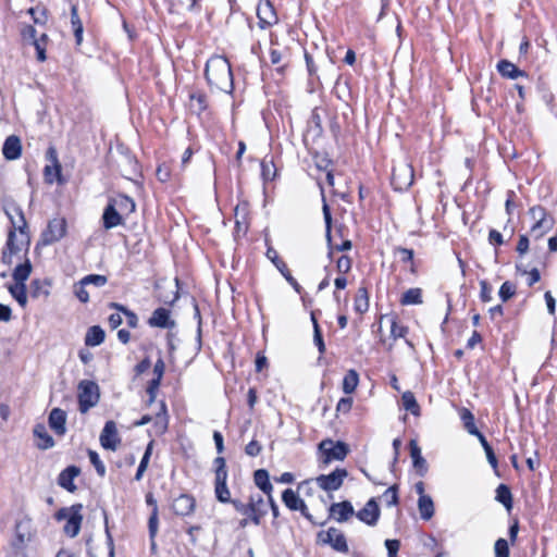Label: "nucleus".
I'll use <instances>...</instances> for the list:
<instances>
[{
  "label": "nucleus",
  "instance_id": "obj_30",
  "mask_svg": "<svg viewBox=\"0 0 557 557\" xmlns=\"http://www.w3.org/2000/svg\"><path fill=\"white\" fill-rule=\"evenodd\" d=\"M104 335V331L100 326L94 325L86 333L85 344L87 346H98L103 343Z\"/></svg>",
  "mask_w": 557,
  "mask_h": 557
},
{
  "label": "nucleus",
  "instance_id": "obj_45",
  "mask_svg": "<svg viewBox=\"0 0 557 557\" xmlns=\"http://www.w3.org/2000/svg\"><path fill=\"white\" fill-rule=\"evenodd\" d=\"M214 494H215V497L216 499L220 502V503H223V504H226V503H231L232 504V498H231V492L225 484H219V485H215L214 486Z\"/></svg>",
  "mask_w": 557,
  "mask_h": 557
},
{
  "label": "nucleus",
  "instance_id": "obj_36",
  "mask_svg": "<svg viewBox=\"0 0 557 557\" xmlns=\"http://www.w3.org/2000/svg\"><path fill=\"white\" fill-rule=\"evenodd\" d=\"M9 292L20 306L25 307L27 304V294L25 284H14L9 286Z\"/></svg>",
  "mask_w": 557,
  "mask_h": 557
},
{
  "label": "nucleus",
  "instance_id": "obj_46",
  "mask_svg": "<svg viewBox=\"0 0 557 557\" xmlns=\"http://www.w3.org/2000/svg\"><path fill=\"white\" fill-rule=\"evenodd\" d=\"M232 505L234 506L237 512L242 513L245 517H248L253 522V509L251 508L249 502L248 504H244L238 499H234L232 500Z\"/></svg>",
  "mask_w": 557,
  "mask_h": 557
},
{
  "label": "nucleus",
  "instance_id": "obj_17",
  "mask_svg": "<svg viewBox=\"0 0 557 557\" xmlns=\"http://www.w3.org/2000/svg\"><path fill=\"white\" fill-rule=\"evenodd\" d=\"M13 211L17 215V219L15 220L11 213L8 212V215L13 224L14 232L18 231L21 233V244H26V246L29 245V237L27 233L25 232L27 227V223L24 216V213L20 207H14Z\"/></svg>",
  "mask_w": 557,
  "mask_h": 557
},
{
  "label": "nucleus",
  "instance_id": "obj_11",
  "mask_svg": "<svg viewBox=\"0 0 557 557\" xmlns=\"http://www.w3.org/2000/svg\"><path fill=\"white\" fill-rule=\"evenodd\" d=\"M148 324L151 327H160L172 330L176 326V322L171 318L169 309L160 307L157 308L148 320Z\"/></svg>",
  "mask_w": 557,
  "mask_h": 557
},
{
  "label": "nucleus",
  "instance_id": "obj_50",
  "mask_svg": "<svg viewBox=\"0 0 557 557\" xmlns=\"http://www.w3.org/2000/svg\"><path fill=\"white\" fill-rule=\"evenodd\" d=\"M88 457H89L90 462L95 467L97 473L100 476H104L106 475V466L100 460L99 455L97 454V451L89 449L88 450Z\"/></svg>",
  "mask_w": 557,
  "mask_h": 557
},
{
  "label": "nucleus",
  "instance_id": "obj_9",
  "mask_svg": "<svg viewBox=\"0 0 557 557\" xmlns=\"http://www.w3.org/2000/svg\"><path fill=\"white\" fill-rule=\"evenodd\" d=\"M319 537L323 543L331 545L337 552H348L345 535L335 528H330L326 532L319 533Z\"/></svg>",
  "mask_w": 557,
  "mask_h": 557
},
{
  "label": "nucleus",
  "instance_id": "obj_56",
  "mask_svg": "<svg viewBox=\"0 0 557 557\" xmlns=\"http://www.w3.org/2000/svg\"><path fill=\"white\" fill-rule=\"evenodd\" d=\"M15 237H16L15 232L14 231H10L9 235H8V240H7V245H5L4 249H7V250H9V251H11V252L16 255L17 252H20L22 250V246L24 244L15 243Z\"/></svg>",
  "mask_w": 557,
  "mask_h": 557
},
{
  "label": "nucleus",
  "instance_id": "obj_35",
  "mask_svg": "<svg viewBox=\"0 0 557 557\" xmlns=\"http://www.w3.org/2000/svg\"><path fill=\"white\" fill-rule=\"evenodd\" d=\"M401 403H403V407L407 411H410L413 416L420 414V406L418 405L417 399L412 392H410V391L405 392L401 396Z\"/></svg>",
  "mask_w": 557,
  "mask_h": 557
},
{
  "label": "nucleus",
  "instance_id": "obj_37",
  "mask_svg": "<svg viewBox=\"0 0 557 557\" xmlns=\"http://www.w3.org/2000/svg\"><path fill=\"white\" fill-rule=\"evenodd\" d=\"M359 382V375L355 370H349L343 379V391L345 394H351Z\"/></svg>",
  "mask_w": 557,
  "mask_h": 557
},
{
  "label": "nucleus",
  "instance_id": "obj_40",
  "mask_svg": "<svg viewBox=\"0 0 557 557\" xmlns=\"http://www.w3.org/2000/svg\"><path fill=\"white\" fill-rule=\"evenodd\" d=\"M496 500L502 503L508 510L512 507V496L510 490L500 484L496 490Z\"/></svg>",
  "mask_w": 557,
  "mask_h": 557
},
{
  "label": "nucleus",
  "instance_id": "obj_6",
  "mask_svg": "<svg viewBox=\"0 0 557 557\" xmlns=\"http://www.w3.org/2000/svg\"><path fill=\"white\" fill-rule=\"evenodd\" d=\"M347 475L348 472L346 469L337 468L330 474L319 475L315 481L318 485L326 492L337 491Z\"/></svg>",
  "mask_w": 557,
  "mask_h": 557
},
{
  "label": "nucleus",
  "instance_id": "obj_49",
  "mask_svg": "<svg viewBox=\"0 0 557 557\" xmlns=\"http://www.w3.org/2000/svg\"><path fill=\"white\" fill-rule=\"evenodd\" d=\"M383 498L387 506H395L398 504V485L389 486L383 494Z\"/></svg>",
  "mask_w": 557,
  "mask_h": 557
},
{
  "label": "nucleus",
  "instance_id": "obj_38",
  "mask_svg": "<svg viewBox=\"0 0 557 557\" xmlns=\"http://www.w3.org/2000/svg\"><path fill=\"white\" fill-rule=\"evenodd\" d=\"M369 309L368 292L364 287H360L355 298V310L359 313H364Z\"/></svg>",
  "mask_w": 557,
  "mask_h": 557
},
{
  "label": "nucleus",
  "instance_id": "obj_41",
  "mask_svg": "<svg viewBox=\"0 0 557 557\" xmlns=\"http://www.w3.org/2000/svg\"><path fill=\"white\" fill-rule=\"evenodd\" d=\"M267 257L274 263L276 269L282 273L285 277V274L290 273L286 263L278 258L277 251L274 248H269L267 251Z\"/></svg>",
  "mask_w": 557,
  "mask_h": 557
},
{
  "label": "nucleus",
  "instance_id": "obj_27",
  "mask_svg": "<svg viewBox=\"0 0 557 557\" xmlns=\"http://www.w3.org/2000/svg\"><path fill=\"white\" fill-rule=\"evenodd\" d=\"M256 485L267 495H272L273 486L269 480V473L264 469H259L253 474Z\"/></svg>",
  "mask_w": 557,
  "mask_h": 557
},
{
  "label": "nucleus",
  "instance_id": "obj_42",
  "mask_svg": "<svg viewBox=\"0 0 557 557\" xmlns=\"http://www.w3.org/2000/svg\"><path fill=\"white\" fill-rule=\"evenodd\" d=\"M311 320H312V323H313V333H314L313 334V342H314L315 346L318 347L319 352L323 354L325 351V345H324L322 333H321L320 326L318 324V321L315 319V313L314 312L311 313Z\"/></svg>",
  "mask_w": 557,
  "mask_h": 557
},
{
  "label": "nucleus",
  "instance_id": "obj_4",
  "mask_svg": "<svg viewBox=\"0 0 557 557\" xmlns=\"http://www.w3.org/2000/svg\"><path fill=\"white\" fill-rule=\"evenodd\" d=\"M99 400L98 385L88 380H84L78 384V405L79 411L86 413L90 408L95 407Z\"/></svg>",
  "mask_w": 557,
  "mask_h": 557
},
{
  "label": "nucleus",
  "instance_id": "obj_33",
  "mask_svg": "<svg viewBox=\"0 0 557 557\" xmlns=\"http://www.w3.org/2000/svg\"><path fill=\"white\" fill-rule=\"evenodd\" d=\"M400 302L404 306L422 304L421 288H409L403 294Z\"/></svg>",
  "mask_w": 557,
  "mask_h": 557
},
{
  "label": "nucleus",
  "instance_id": "obj_34",
  "mask_svg": "<svg viewBox=\"0 0 557 557\" xmlns=\"http://www.w3.org/2000/svg\"><path fill=\"white\" fill-rule=\"evenodd\" d=\"M270 60L273 65H277L276 71L281 74L284 73L285 67L288 64L287 55L285 52L271 49L270 51Z\"/></svg>",
  "mask_w": 557,
  "mask_h": 557
},
{
  "label": "nucleus",
  "instance_id": "obj_7",
  "mask_svg": "<svg viewBox=\"0 0 557 557\" xmlns=\"http://www.w3.org/2000/svg\"><path fill=\"white\" fill-rule=\"evenodd\" d=\"M66 223L63 219H53L49 222L47 230L41 235L44 245H51L65 235Z\"/></svg>",
  "mask_w": 557,
  "mask_h": 557
},
{
  "label": "nucleus",
  "instance_id": "obj_23",
  "mask_svg": "<svg viewBox=\"0 0 557 557\" xmlns=\"http://www.w3.org/2000/svg\"><path fill=\"white\" fill-rule=\"evenodd\" d=\"M34 436L37 438L36 446L39 449L46 450L54 446L53 438L47 432L45 424L38 423L33 430Z\"/></svg>",
  "mask_w": 557,
  "mask_h": 557
},
{
  "label": "nucleus",
  "instance_id": "obj_43",
  "mask_svg": "<svg viewBox=\"0 0 557 557\" xmlns=\"http://www.w3.org/2000/svg\"><path fill=\"white\" fill-rule=\"evenodd\" d=\"M110 306L112 308L117 309L119 311H121V312H123L125 314L126 323H127V325L129 327L135 329L137 326L138 318H137V315L133 311H131L126 307H124L122 305H119V304H115V302H112Z\"/></svg>",
  "mask_w": 557,
  "mask_h": 557
},
{
  "label": "nucleus",
  "instance_id": "obj_8",
  "mask_svg": "<svg viewBox=\"0 0 557 557\" xmlns=\"http://www.w3.org/2000/svg\"><path fill=\"white\" fill-rule=\"evenodd\" d=\"M260 28L264 29L277 23L278 18L270 0H260L257 7Z\"/></svg>",
  "mask_w": 557,
  "mask_h": 557
},
{
  "label": "nucleus",
  "instance_id": "obj_13",
  "mask_svg": "<svg viewBox=\"0 0 557 557\" xmlns=\"http://www.w3.org/2000/svg\"><path fill=\"white\" fill-rule=\"evenodd\" d=\"M357 517L368 525H375L380 518V508L375 499L368 500L364 507L357 512Z\"/></svg>",
  "mask_w": 557,
  "mask_h": 557
},
{
  "label": "nucleus",
  "instance_id": "obj_28",
  "mask_svg": "<svg viewBox=\"0 0 557 557\" xmlns=\"http://www.w3.org/2000/svg\"><path fill=\"white\" fill-rule=\"evenodd\" d=\"M32 263L26 259L23 263L15 267L13 271V278L16 284H25L32 273Z\"/></svg>",
  "mask_w": 557,
  "mask_h": 557
},
{
  "label": "nucleus",
  "instance_id": "obj_24",
  "mask_svg": "<svg viewBox=\"0 0 557 557\" xmlns=\"http://www.w3.org/2000/svg\"><path fill=\"white\" fill-rule=\"evenodd\" d=\"M410 456L413 461V467L418 471V473L422 476L425 474L428 470L426 461L421 455V448L414 440H411L409 443Z\"/></svg>",
  "mask_w": 557,
  "mask_h": 557
},
{
  "label": "nucleus",
  "instance_id": "obj_48",
  "mask_svg": "<svg viewBox=\"0 0 557 557\" xmlns=\"http://www.w3.org/2000/svg\"><path fill=\"white\" fill-rule=\"evenodd\" d=\"M516 294V285L509 281L503 283L499 288V297L503 301L509 300Z\"/></svg>",
  "mask_w": 557,
  "mask_h": 557
},
{
  "label": "nucleus",
  "instance_id": "obj_62",
  "mask_svg": "<svg viewBox=\"0 0 557 557\" xmlns=\"http://www.w3.org/2000/svg\"><path fill=\"white\" fill-rule=\"evenodd\" d=\"M160 383H161V380L157 379V377L152 379L149 382L148 387H147V393L149 394V403H152L154 400L156 392L159 388Z\"/></svg>",
  "mask_w": 557,
  "mask_h": 557
},
{
  "label": "nucleus",
  "instance_id": "obj_53",
  "mask_svg": "<svg viewBox=\"0 0 557 557\" xmlns=\"http://www.w3.org/2000/svg\"><path fill=\"white\" fill-rule=\"evenodd\" d=\"M46 40H47V35L41 34L39 39L35 40V42L33 44L37 51V59L40 62H44L46 60V47H45Z\"/></svg>",
  "mask_w": 557,
  "mask_h": 557
},
{
  "label": "nucleus",
  "instance_id": "obj_5",
  "mask_svg": "<svg viewBox=\"0 0 557 557\" xmlns=\"http://www.w3.org/2000/svg\"><path fill=\"white\" fill-rule=\"evenodd\" d=\"M413 169L409 163L400 162L393 168L392 185L395 190H406L413 183Z\"/></svg>",
  "mask_w": 557,
  "mask_h": 557
},
{
  "label": "nucleus",
  "instance_id": "obj_63",
  "mask_svg": "<svg viewBox=\"0 0 557 557\" xmlns=\"http://www.w3.org/2000/svg\"><path fill=\"white\" fill-rule=\"evenodd\" d=\"M385 546L387 548L388 557H396L400 543L398 540H386Z\"/></svg>",
  "mask_w": 557,
  "mask_h": 557
},
{
  "label": "nucleus",
  "instance_id": "obj_39",
  "mask_svg": "<svg viewBox=\"0 0 557 557\" xmlns=\"http://www.w3.org/2000/svg\"><path fill=\"white\" fill-rule=\"evenodd\" d=\"M460 419L462 420L463 422V426L465 429L471 434V435H475L478 434L480 431L478 430V428L475 426V423H474V416L471 413L470 410H468L467 408H462L461 411H460Z\"/></svg>",
  "mask_w": 557,
  "mask_h": 557
},
{
  "label": "nucleus",
  "instance_id": "obj_51",
  "mask_svg": "<svg viewBox=\"0 0 557 557\" xmlns=\"http://www.w3.org/2000/svg\"><path fill=\"white\" fill-rule=\"evenodd\" d=\"M495 557H509V546L505 539H498L494 544Z\"/></svg>",
  "mask_w": 557,
  "mask_h": 557
},
{
  "label": "nucleus",
  "instance_id": "obj_22",
  "mask_svg": "<svg viewBox=\"0 0 557 557\" xmlns=\"http://www.w3.org/2000/svg\"><path fill=\"white\" fill-rule=\"evenodd\" d=\"M22 151L21 140L17 136H9L2 147V152L5 159L15 160L20 158Z\"/></svg>",
  "mask_w": 557,
  "mask_h": 557
},
{
  "label": "nucleus",
  "instance_id": "obj_26",
  "mask_svg": "<svg viewBox=\"0 0 557 557\" xmlns=\"http://www.w3.org/2000/svg\"><path fill=\"white\" fill-rule=\"evenodd\" d=\"M497 70L504 77L510 79H516L525 75L523 71L519 70L513 63L507 60L499 61L497 64Z\"/></svg>",
  "mask_w": 557,
  "mask_h": 557
},
{
  "label": "nucleus",
  "instance_id": "obj_2",
  "mask_svg": "<svg viewBox=\"0 0 557 557\" xmlns=\"http://www.w3.org/2000/svg\"><path fill=\"white\" fill-rule=\"evenodd\" d=\"M321 453L320 462L323 467H327L332 461H342L346 458L349 448L344 442H333L332 440H323L319 444Z\"/></svg>",
  "mask_w": 557,
  "mask_h": 557
},
{
  "label": "nucleus",
  "instance_id": "obj_60",
  "mask_svg": "<svg viewBox=\"0 0 557 557\" xmlns=\"http://www.w3.org/2000/svg\"><path fill=\"white\" fill-rule=\"evenodd\" d=\"M336 268L339 273H347L351 269V259L347 256H342L336 262Z\"/></svg>",
  "mask_w": 557,
  "mask_h": 557
},
{
  "label": "nucleus",
  "instance_id": "obj_19",
  "mask_svg": "<svg viewBox=\"0 0 557 557\" xmlns=\"http://www.w3.org/2000/svg\"><path fill=\"white\" fill-rule=\"evenodd\" d=\"M103 227L106 230H111L117 225H121L123 223L122 214L119 212V210L115 208V205H112L111 202L108 203V206L104 209L103 215Z\"/></svg>",
  "mask_w": 557,
  "mask_h": 557
},
{
  "label": "nucleus",
  "instance_id": "obj_64",
  "mask_svg": "<svg viewBox=\"0 0 557 557\" xmlns=\"http://www.w3.org/2000/svg\"><path fill=\"white\" fill-rule=\"evenodd\" d=\"M351 406H352L351 397L341 398L339 401L337 403L336 410L339 412L347 413L350 411Z\"/></svg>",
  "mask_w": 557,
  "mask_h": 557
},
{
  "label": "nucleus",
  "instance_id": "obj_10",
  "mask_svg": "<svg viewBox=\"0 0 557 557\" xmlns=\"http://www.w3.org/2000/svg\"><path fill=\"white\" fill-rule=\"evenodd\" d=\"M101 446L106 449L116 450L121 438L113 421H107L100 434Z\"/></svg>",
  "mask_w": 557,
  "mask_h": 557
},
{
  "label": "nucleus",
  "instance_id": "obj_55",
  "mask_svg": "<svg viewBox=\"0 0 557 557\" xmlns=\"http://www.w3.org/2000/svg\"><path fill=\"white\" fill-rule=\"evenodd\" d=\"M323 216H324V222H325V226H326V239H327V243L330 244L331 243V227H332V215H331V211H330V207L329 205L325 202V199L323 198Z\"/></svg>",
  "mask_w": 557,
  "mask_h": 557
},
{
  "label": "nucleus",
  "instance_id": "obj_21",
  "mask_svg": "<svg viewBox=\"0 0 557 557\" xmlns=\"http://www.w3.org/2000/svg\"><path fill=\"white\" fill-rule=\"evenodd\" d=\"M330 513L338 522H344V521L348 520V518L350 516L354 515V507L347 500L342 502V503H334L330 507Z\"/></svg>",
  "mask_w": 557,
  "mask_h": 557
},
{
  "label": "nucleus",
  "instance_id": "obj_29",
  "mask_svg": "<svg viewBox=\"0 0 557 557\" xmlns=\"http://www.w3.org/2000/svg\"><path fill=\"white\" fill-rule=\"evenodd\" d=\"M418 509L423 520H430L434 516V503L431 496L419 497Z\"/></svg>",
  "mask_w": 557,
  "mask_h": 557
},
{
  "label": "nucleus",
  "instance_id": "obj_15",
  "mask_svg": "<svg viewBox=\"0 0 557 557\" xmlns=\"http://www.w3.org/2000/svg\"><path fill=\"white\" fill-rule=\"evenodd\" d=\"M81 473V469L76 466L65 468L58 478V484L64 490L73 493L76 491L74 479Z\"/></svg>",
  "mask_w": 557,
  "mask_h": 557
},
{
  "label": "nucleus",
  "instance_id": "obj_47",
  "mask_svg": "<svg viewBox=\"0 0 557 557\" xmlns=\"http://www.w3.org/2000/svg\"><path fill=\"white\" fill-rule=\"evenodd\" d=\"M108 278L104 275L100 274H89L82 278L81 283L82 285H95L97 287H101L106 285Z\"/></svg>",
  "mask_w": 557,
  "mask_h": 557
},
{
  "label": "nucleus",
  "instance_id": "obj_3",
  "mask_svg": "<svg viewBox=\"0 0 557 557\" xmlns=\"http://www.w3.org/2000/svg\"><path fill=\"white\" fill-rule=\"evenodd\" d=\"M529 215L534 221L530 232L535 238H541L553 228L554 220L548 216L545 208L534 206L529 209Z\"/></svg>",
  "mask_w": 557,
  "mask_h": 557
},
{
  "label": "nucleus",
  "instance_id": "obj_59",
  "mask_svg": "<svg viewBox=\"0 0 557 557\" xmlns=\"http://www.w3.org/2000/svg\"><path fill=\"white\" fill-rule=\"evenodd\" d=\"M407 332H408L407 326L398 324V322L396 320L392 321L391 334L394 338L405 337Z\"/></svg>",
  "mask_w": 557,
  "mask_h": 557
},
{
  "label": "nucleus",
  "instance_id": "obj_61",
  "mask_svg": "<svg viewBox=\"0 0 557 557\" xmlns=\"http://www.w3.org/2000/svg\"><path fill=\"white\" fill-rule=\"evenodd\" d=\"M262 450V446L259 442L252 440L250 443H248L245 447V453L250 457L258 456Z\"/></svg>",
  "mask_w": 557,
  "mask_h": 557
},
{
  "label": "nucleus",
  "instance_id": "obj_31",
  "mask_svg": "<svg viewBox=\"0 0 557 557\" xmlns=\"http://www.w3.org/2000/svg\"><path fill=\"white\" fill-rule=\"evenodd\" d=\"M49 285L50 283L47 280H33L30 283V296L33 298L48 297L50 294Z\"/></svg>",
  "mask_w": 557,
  "mask_h": 557
},
{
  "label": "nucleus",
  "instance_id": "obj_14",
  "mask_svg": "<svg viewBox=\"0 0 557 557\" xmlns=\"http://www.w3.org/2000/svg\"><path fill=\"white\" fill-rule=\"evenodd\" d=\"M172 510L178 516H188L195 509V499L190 495L181 494L172 502Z\"/></svg>",
  "mask_w": 557,
  "mask_h": 557
},
{
  "label": "nucleus",
  "instance_id": "obj_20",
  "mask_svg": "<svg viewBox=\"0 0 557 557\" xmlns=\"http://www.w3.org/2000/svg\"><path fill=\"white\" fill-rule=\"evenodd\" d=\"M249 503L251 505V508L253 509V524L259 525L261 522V519L267 515L268 512V505L260 494L250 495Z\"/></svg>",
  "mask_w": 557,
  "mask_h": 557
},
{
  "label": "nucleus",
  "instance_id": "obj_18",
  "mask_svg": "<svg viewBox=\"0 0 557 557\" xmlns=\"http://www.w3.org/2000/svg\"><path fill=\"white\" fill-rule=\"evenodd\" d=\"M47 154L49 156L52 165H46L44 174L46 182L52 184L55 178L60 181L61 165L58 161L57 152L53 148H49Z\"/></svg>",
  "mask_w": 557,
  "mask_h": 557
},
{
  "label": "nucleus",
  "instance_id": "obj_12",
  "mask_svg": "<svg viewBox=\"0 0 557 557\" xmlns=\"http://www.w3.org/2000/svg\"><path fill=\"white\" fill-rule=\"evenodd\" d=\"M74 512L71 515V517L66 520V523L63 528L64 533L71 537H75L81 530L82 521H83V505L82 504H75L73 505Z\"/></svg>",
  "mask_w": 557,
  "mask_h": 557
},
{
  "label": "nucleus",
  "instance_id": "obj_25",
  "mask_svg": "<svg viewBox=\"0 0 557 557\" xmlns=\"http://www.w3.org/2000/svg\"><path fill=\"white\" fill-rule=\"evenodd\" d=\"M110 202L115 205V208L122 215H129L136 209L135 201L126 195H117Z\"/></svg>",
  "mask_w": 557,
  "mask_h": 557
},
{
  "label": "nucleus",
  "instance_id": "obj_44",
  "mask_svg": "<svg viewBox=\"0 0 557 557\" xmlns=\"http://www.w3.org/2000/svg\"><path fill=\"white\" fill-rule=\"evenodd\" d=\"M190 107L198 113L202 112L207 108V98L203 94H191L190 95Z\"/></svg>",
  "mask_w": 557,
  "mask_h": 557
},
{
  "label": "nucleus",
  "instance_id": "obj_58",
  "mask_svg": "<svg viewBox=\"0 0 557 557\" xmlns=\"http://www.w3.org/2000/svg\"><path fill=\"white\" fill-rule=\"evenodd\" d=\"M480 298L483 302L492 300V287L486 281L480 282Z\"/></svg>",
  "mask_w": 557,
  "mask_h": 557
},
{
  "label": "nucleus",
  "instance_id": "obj_32",
  "mask_svg": "<svg viewBox=\"0 0 557 557\" xmlns=\"http://www.w3.org/2000/svg\"><path fill=\"white\" fill-rule=\"evenodd\" d=\"M282 500L290 510H297L299 506L304 507V500L292 488H287L283 492Z\"/></svg>",
  "mask_w": 557,
  "mask_h": 557
},
{
  "label": "nucleus",
  "instance_id": "obj_54",
  "mask_svg": "<svg viewBox=\"0 0 557 557\" xmlns=\"http://www.w3.org/2000/svg\"><path fill=\"white\" fill-rule=\"evenodd\" d=\"M159 519H158V507L152 509V512L149 517L148 529L150 539H154L158 532Z\"/></svg>",
  "mask_w": 557,
  "mask_h": 557
},
{
  "label": "nucleus",
  "instance_id": "obj_57",
  "mask_svg": "<svg viewBox=\"0 0 557 557\" xmlns=\"http://www.w3.org/2000/svg\"><path fill=\"white\" fill-rule=\"evenodd\" d=\"M196 4V0H171V5L176 11H190Z\"/></svg>",
  "mask_w": 557,
  "mask_h": 557
},
{
  "label": "nucleus",
  "instance_id": "obj_52",
  "mask_svg": "<svg viewBox=\"0 0 557 557\" xmlns=\"http://www.w3.org/2000/svg\"><path fill=\"white\" fill-rule=\"evenodd\" d=\"M261 175L264 181H272L275 176V168L272 161L261 162Z\"/></svg>",
  "mask_w": 557,
  "mask_h": 557
},
{
  "label": "nucleus",
  "instance_id": "obj_1",
  "mask_svg": "<svg viewBox=\"0 0 557 557\" xmlns=\"http://www.w3.org/2000/svg\"><path fill=\"white\" fill-rule=\"evenodd\" d=\"M205 74L210 86L227 94L233 91V74L226 58L221 55L210 58L207 61Z\"/></svg>",
  "mask_w": 557,
  "mask_h": 557
},
{
  "label": "nucleus",
  "instance_id": "obj_16",
  "mask_svg": "<svg viewBox=\"0 0 557 557\" xmlns=\"http://www.w3.org/2000/svg\"><path fill=\"white\" fill-rule=\"evenodd\" d=\"M49 426L57 435H64L66 432V413L60 408H53L49 414Z\"/></svg>",
  "mask_w": 557,
  "mask_h": 557
}]
</instances>
